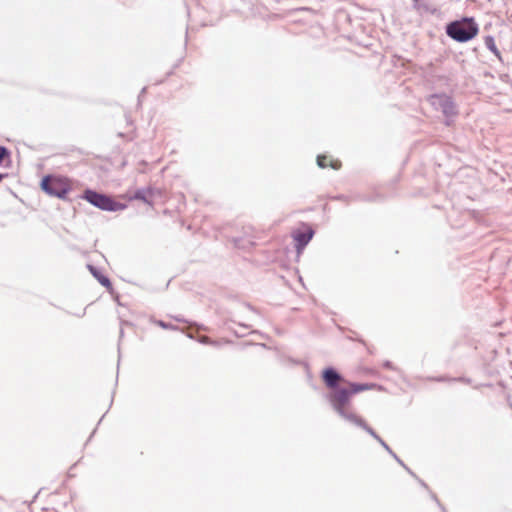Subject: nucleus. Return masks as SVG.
<instances>
[{
  "mask_svg": "<svg viewBox=\"0 0 512 512\" xmlns=\"http://www.w3.org/2000/svg\"><path fill=\"white\" fill-rule=\"evenodd\" d=\"M324 398L332 410L345 422L365 430L369 425L355 412L352 398L345 387L337 391L327 392Z\"/></svg>",
  "mask_w": 512,
  "mask_h": 512,
  "instance_id": "obj_1",
  "label": "nucleus"
},
{
  "mask_svg": "<svg viewBox=\"0 0 512 512\" xmlns=\"http://www.w3.org/2000/svg\"><path fill=\"white\" fill-rule=\"evenodd\" d=\"M446 35L455 42L467 43L479 33V25L472 16H463L448 22L445 26Z\"/></svg>",
  "mask_w": 512,
  "mask_h": 512,
  "instance_id": "obj_2",
  "label": "nucleus"
},
{
  "mask_svg": "<svg viewBox=\"0 0 512 512\" xmlns=\"http://www.w3.org/2000/svg\"><path fill=\"white\" fill-rule=\"evenodd\" d=\"M81 198L102 211L116 212L127 208V204L117 201L113 196L91 188H86Z\"/></svg>",
  "mask_w": 512,
  "mask_h": 512,
  "instance_id": "obj_3",
  "label": "nucleus"
},
{
  "mask_svg": "<svg viewBox=\"0 0 512 512\" xmlns=\"http://www.w3.org/2000/svg\"><path fill=\"white\" fill-rule=\"evenodd\" d=\"M40 188L47 195L65 200L71 191V183L67 177L47 174L40 181Z\"/></svg>",
  "mask_w": 512,
  "mask_h": 512,
  "instance_id": "obj_4",
  "label": "nucleus"
},
{
  "mask_svg": "<svg viewBox=\"0 0 512 512\" xmlns=\"http://www.w3.org/2000/svg\"><path fill=\"white\" fill-rule=\"evenodd\" d=\"M429 104L437 111H441L445 117V124L451 125L458 115V108L453 98L446 93H434L427 97Z\"/></svg>",
  "mask_w": 512,
  "mask_h": 512,
  "instance_id": "obj_5",
  "label": "nucleus"
},
{
  "mask_svg": "<svg viewBox=\"0 0 512 512\" xmlns=\"http://www.w3.org/2000/svg\"><path fill=\"white\" fill-rule=\"evenodd\" d=\"M321 379L328 392L344 388L341 383H346L344 376L333 366L325 367L321 372Z\"/></svg>",
  "mask_w": 512,
  "mask_h": 512,
  "instance_id": "obj_6",
  "label": "nucleus"
},
{
  "mask_svg": "<svg viewBox=\"0 0 512 512\" xmlns=\"http://www.w3.org/2000/svg\"><path fill=\"white\" fill-rule=\"evenodd\" d=\"M315 231L309 225H305V230H296L293 232L292 237L294 240V246L298 255H300L305 247L312 240Z\"/></svg>",
  "mask_w": 512,
  "mask_h": 512,
  "instance_id": "obj_7",
  "label": "nucleus"
},
{
  "mask_svg": "<svg viewBox=\"0 0 512 512\" xmlns=\"http://www.w3.org/2000/svg\"><path fill=\"white\" fill-rule=\"evenodd\" d=\"M346 384H347V386H344V387L346 389H348V392L351 397H353L354 395H356L360 392L371 390L374 388L382 389V386L378 385L376 383H359V382H350V381L346 380Z\"/></svg>",
  "mask_w": 512,
  "mask_h": 512,
  "instance_id": "obj_8",
  "label": "nucleus"
},
{
  "mask_svg": "<svg viewBox=\"0 0 512 512\" xmlns=\"http://www.w3.org/2000/svg\"><path fill=\"white\" fill-rule=\"evenodd\" d=\"M87 268L89 270V272L92 274V276L103 286L105 287L110 293L113 292V285H112V282L110 280V278L106 275H104L102 273V271L92 265V264H88L87 265Z\"/></svg>",
  "mask_w": 512,
  "mask_h": 512,
  "instance_id": "obj_9",
  "label": "nucleus"
},
{
  "mask_svg": "<svg viewBox=\"0 0 512 512\" xmlns=\"http://www.w3.org/2000/svg\"><path fill=\"white\" fill-rule=\"evenodd\" d=\"M156 192L157 189L152 187L139 188L134 192L132 199L142 201L148 205H152L153 201L151 198L155 195Z\"/></svg>",
  "mask_w": 512,
  "mask_h": 512,
  "instance_id": "obj_10",
  "label": "nucleus"
},
{
  "mask_svg": "<svg viewBox=\"0 0 512 512\" xmlns=\"http://www.w3.org/2000/svg\"><path fill=\"white\" fill-rule=\"evenodd\" d=\"M365 431L371 435L376 441L380 443V445L396 460L400 465H404V462L397 456L396 453L389 447V445L376 433V431L368 426Z\"/></svg>",
  "mask_w": 512,
  "mask_h": 512,
  "instance_id": "obj_11",
  "label": "nucleus"
},
{
  "mask_svg": "<svg viewBox=\"0 0 512 512\" xmlns=\"http://www.w3.org/2000/svg\"><path fill=\"white\" fill-rule=\"evenodd\" d=\"M413 8L420 14H435L437 9L432 7L426 0H413Z\"/></svg>",
  "mask_w": 512,
  "mask_h": 512,
  "instance_id": "obj_12",
  "label": "nucleus"
},
{
  "mask_svg": "<svg viewBox=\"0 0 512 512\" xmlns=\"http://www.w3.org/2000/svg\"><path fill=\"white\" fill-rule=\"evenodd\" d=\"M484 44L490 52H492L500 61H502L501 52L497 48L495 39L492 35H487L484 37Z\"/></svg>",
  "mask_w": 512,
  "mask_h": 512,
  "instance_id": "obj_13",
  "label": "nucleus"
},
{
  "mask_svg": "<svg viewBox=\"0 0 512 512\" xmlns=\"http://www.w3.org/2000/svg\"><path fill=\"white\" fill-rule=\"evenodd\" d=\"M188 337L191 338V339H195V337L192 334H188ZM196 341L201 343V344H205V345L218 346V342L217 341L212 340L209 337L203 336V335L197 337Z\"/></svg>",
  "mask_w": 512,
  "mask_h": 512,
  "instance_id": "obj_14",
  "label": "nucleus"
},
{
  "mask_svg": "<svg viewBox=\"0 0 512 512\" xmlns=\"http://www.w3.org/2000/svg\"><path fill=\"white\" fill-rule=\"evenodd\" d=\"M433 380L438 381V382H444V381L456 382V381H459V382H464V383H470V381H471L470 379L465 378V377L447 378L445 376H439V377L433 378Z\"/></svg>",
  "mask_w": 512,
  "mask_h": 512,
  "instance_id": "obj_15",
  "label": "nucleus"
},
{
  "mask_svg": "<svg viewBox=\"0 0 512 512\" xmlns=\"http://www.w3.org/2000/svg\"><path fill=\"white\" fill-rule=\"evenodd\" d=\"M11 151L3 145H0V165L3 164L4 160L10 158Z\"/></svg>",
  "mask_w": 512,
  "mask_h": 512,
  "instance_id": "obj_16",
  "label": "nucleus"
},
{
  "mask_svg": "<svg viewBox=\"0 0 512 512\" xmlns=\"http://www.w3.org/2000/svg\"><path fill=\"white\" fill-rule=\"evenodd\" d=\"M317 165L320 168H326L328 166L327 157L323 156V155H318L317 156Z\"/></svg>",
  "mask_w": 512,
  "mask_h": 512,
  "instance_id": "obj_17",
  "label": "nucleus"
},
{
  "mask_svg": "<svg viewBox=\"0 0 512 512\" xmlns=\"http://www.w3.org/2000/svg\"><path fill=\"white\" fill-rule=\"evenodd\" d=\"M157 324L163 329H176L173 324L164 322L162 320L157 321Z\"/></svg>",
  "mask_w": 512,
  "mask_h": 512,
  "instance_id": "obj_18",
  "label": "nucleus"
},
{
  "mask_svg": "<svg viewBox=\"0 0 512 512\" xmlns=\"http://www.w3.org/2000/svg\"><path fill=\"white\" fill-rule=\"evenodd\" d=\"M383 367L388 370H396L394 364L389 360L383 362Z\"/></svg>",
  "mask_w": 512,
  "mask_h": 512,
  "instance_id": "obj_19",
  "label": "nucleus"
},
{
  "mask_svg": "<svg viewBox=\"0 0 512 512\" xmlns=\"http://www.w3.org/2000/svg\"><path fill=\"white\" fill-rule=\"evenodd\" d=\"M329 166L334 170H338L341 167V162L339 160H333L330 162Z\"/></svg>",
  "mask_w": 512,
  "mask_h": 512,
  "instance_id": "obj_20",
  "label": "nucleus"
},
{
  "mask_svg": "<svg viewBox=\"0 0 512 512\" xmlns=\"http://www.w3.org/2000/svg\"><path fill=\"white\" fill-rule=\"evenodd\" d=\"M412 477L417 478V475L407 466V465H401Z\"/></svg>",
  "mask_w": 512,
  "mask_h": 512,
  "instance_id": "obj_21",
  "label": "nucleus"
},
{
  "mask_svg": "<svg viewBox=\"0 0 512 512\" xmlns=\"http://www.w3.org/2000/svg\"><path fill=\"white\" fill-rule=\"evenodd\" d=\"M430 496H431V499L437 504V505H440V500L438 499L437 495L435 493H433L432 491H430Z\"/></svg>",
  "mask_w": 512,
  "mask_h": 512,
  "instance_id": "obj_22",
  "label": "nucleus"
},
{
  "mask_svg": "<svg viewBox=\"0 0 512 512\" xmlns=\"http://www.w3.org/2000/svg\"><path fill=\"white\" fill-rule=\"evenodd\" d=\"M416 479H417V481L419 482V484H420L422 487H424L425 489H429V488H428V485H427V484H426L422 479H420V478H418V477H417Z\"/></svg>",
  "mask_w": 512,
  "mask_h": 512,
  "instance_id": "obj_23",
  "label": "nucleus"
},
{
  "mask_svg": "<svg viewBox=\"0 0 512 512\" xmlns=\"http://www.w3.org/2000/svg\"><path fill=\"white\" fill-rule=\"evenodd\" d=\"M334 199H336V200H345V199H346V196H344V195H338V196L334 197Z\"/></svg>",
  "mask_w": 512,
  "mask_h": 512,
  "instance_id": "obj_24",
  "label": "nucleus"
},
{
  "mask_svg": "<svg viewBox=\"0 0 512 512\" xmlns=\"http://www.w3.org/2000/svg\"><path fill=\"white\" fill-rule=\"evenodd\" d=\"M174 319L177 321V322H185V319L182 318V317H179V316H175Z\"/></svg>",
  "mask_w": 512,
  "mask_h": 512,
  "instance_id": "obj_25",
  "label": "nucleus"
},
{
  "mask_svg": "<svg viewBox=\"0 0 512 512\" xmlns=\"http://www.w3.org/2000/svg\"><path fill=\"white\" fill-rule=\"evenodd\" d=\"M437 506L440 508L441 512H447L445 506H443V504L441 502H440V505H437Z\"/></svg>",
  "mask_w": 512,
  "mask_h": 512,
  "instance_id": "obj_26",
  "label": "nucleus"
},
{
  "mask_svg": "<svg viewBox=\"0 0 512 512\" xmlns=\"http://www.w3.org/2000/svg\"><path fill=\"white\" fill-rule=\"evenodd\" d=\"M245 306H246L248 309H250L251 311H256V310H255V308H254L251 304H249V303H245Z\"/></svg>",
  "mask_w": 512,
  "mask_h": 512,
  "instance_id": "obj_27",
  "label": "nucleus"
},
{
  "mask_svg": "<svg viewBox=\"0 0 512 512\" xmlns=\"http://www.w3.org/2000/svg\"><path fill=\"white\" fill-rule=\"evenodd\" d=\"M8 176L7 173H0V182Z\"/></svg>",
  "mask_w": 512,
  "mask_h": 512,
  "instance_id": "obj_28",
  "label": "nucleus"
},
{
  "mask_svg": "<svg viewBox=\"0 0 512 512\" xmlns=\"http://www.w3.org/2000/svg\"><path fill=\"white\" fill-rule=\"evenodd\" d=\"M377 197H378V195H376L373 198H364V200H366V201H375Z\"/></svg>",
  "mask_w": 512,
  "mask_h": 512,
  "instance_id": "obj_29",
  "label": "nucleus"
},
{
  "mask_svg": "<svg viewBox=\"0 0 512 512\" xmlns=\"http://www.w3.org/2000/svg\"><path fill=\"white\" fill-rule=\"evenodd\" d=\"M124 335V331H123V328L120 329V338H122Z\"/></svg>",
  "mask_w": 512,
  "mask_h": 512,
  "instance_id": "obj_30",
  "label": "nucleus"
},
{
  "mask_svg": "<svg viewBox=\"0 0 512 512\" xmlns=\"http://www.w3.org/2000/svg\"><path fill=\"white\" fill-rule=\"evenodd\" d=\"M145 91H146V87H144V88L141 90V94H145Z\"/></svg>",
  "mask_w": 512,
  "mask_h": 512,
  "instance_id": "obj_31",
  "label": "nucleus"
},
{
  "mask_svg": "<svg viewBox=\"0 0 512 512\" xmlns=\"http://www.w3.org/2000/svg\"><path fill=\"white\" fill-rule=\"evenodd\" d=\"M197 327H198V328H200V329H205V328L203 327V325H197Z\"/></svg>",
  "mask_w": 512,
  "mask_h": 512,
  "instance_id": "obj_32",
  "label": "nucleus"
},
{
  "mask_svg": "<svg viewBox=\"0 0 512 512\" xmlns=\"http://www.w3.org/2000/svg\"><path fill=\"white\" fill-rule=\"evenodd\" d=\"M102 417H104V415H103ZM102 419H103V418L99 419L98 425L100 424V422H102Z\"/></svg>",
  "mask_w": 512,
  "mask_h": 512,
  "instance_id": "obj_33",
  "label": "nucleus"
}]
</instances>
